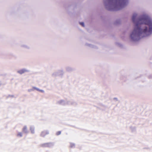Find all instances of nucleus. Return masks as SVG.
I'll list each match as a JSON object with an SVG mask.
<instances>
[{
  "instance_id": "1",
  "label": "nucleus",
  "mask_w": 152,
  "mask_h": 152,
  "mask_svg": "<svg viewBox=\"0 0 152 152\" xmlns=\"http://www.w3.org/2000/svg\"><path fill=\"white\" fill-rule=\"evenodd\" d=\"M137 14H133L132 20L134 24V29L130 33L129 38L132 41L136 42L141 38L152 34V20L148 15L144 14L136 18Z\"/></svg>"
},
{
  "instance_id": "2",
  "label": "nucleus",
  "mask_w": 152,
  "mask_h": 152,
  "mask_svg": "<svg viewBox=\"0 0 152 152\" xmlns=\"http://www.w3.org/2000/svg\"><path fill=\"white\" fill-rule=\"evenodd\" d=\"M128 0H103L105 9L110 11H117L122 9L127 4Z\"/></svg>"
},
{
  "instance_id": "3",
  "label": "nucleus",
  "mask_w": 152,
  "mask_h": 152,
  "mask_svg": "<svg viewBox=\"0 0 152 152\" xmlns=\"http://www.w3.org/2000/svg\"><path fill=\"white\" fill-rule=\"evenodd\" d=\"M54 143L53 142H49L43 143L41 145V146L43 147H52L54 145Z\"/></svg>"
},
{
  "instance_id": "4",
  "label": "nucleus",
  "mask_w": 152,
  "mask_h": 152,
  "mask_svg": "<svg viewBox=\"0 0 152 152\" xmlns=\"http://www.w3.org/2000/svg\"><path fill=\"white\" fill-rule=\"evenodd\" d=\"M64 73L63 70H59L57 72H54L52 74L53 77H56L58 76L62 75Z\"/></svg>"
},
{
  "instance_id": "5",
  "label": "nucleus",
  "mask_w": 152,
  "mask_h": 152,
  "mask_svg": "<svg viewBox=\"0 0 152 152\" xmlns=\"http://www.w3.org/2000/svg\"><path fill=\"white\" fill-rule=\"evenodd\" d=\"M30 72L29 70L23 68L17 71V72L20 74L22 75L25 72Z\"/></svg>"
},
{
  "instance_id": "6",
  "label": "nucleus",
  "mask_w": 152,
  "mask_h": 152,
  "mask_svg": "<svg viewBox=\"0 0 152 152\" xmlns=\"http://www.w3.org/2000/svg\"><path fill=\"white\" fill-rule=\"evenodd\" d=\"M57 104L62 105H67V100H61L57 102Z\"/></svg>"
},
{
  "instance_id": "7",
  "label": "nucleus",
  "mask_w": 152,
  "mask_h": 152,
  "mask_svg": "<svg viewBox=\"0 0 152 152\" xmlns=\"http://www.w3.org/2000/svg\"><path fill=\"white\" fill-rule=\"evenodd\" d=\"M77 104V103L71 100L70 101H67V105H76Z\"/></svg>"
},
{
  "instance_id": "8",
  "label": "nucleus",
  "mask_w": 152,
  "mask_h": 152,
  "mask_svg": "<svg viewBox=\"0 0 152 152\" xmlns=\"http://www.w3.org/2000/svg\"><path fill=\"white\" fill-rule=\"evenodd\" d=\"M49 134V132L48 130H44L42 131L40 134V136L42 137H44L46 135Z\"/></svg>"
},
{
  "instance_id": "9",
  "label": "nucleus",
  "mask_w": 152,
  "mask_h": 152,
  "mask_svg": "<svg viewBox=\"0 0 152 152\" xmlns=\"http://www.w3.org/2000/svg\"><path fill=\"white\" fill-rule=\"evenodd\" d=\"M22 131L23 133L26 134H27L29 133V131L28 130L26 126H25L23 127L22 129Z\"/></svg>"
},
{
  "instance_id": "10",
  "label": "nucleus",
  "mask_w": 152,
  "mask_h": 152,
  "mask_svg": "<svg viewBox=\"0 0 152 152\" xmlns=\"http://www.w3.org/2000/svg\"><path fill=\"white\" fill-rule=\"evenodd\" d=\"M30 129L32 134H33L34 133V127L33 126H30Z\"/></svg>"
},
{
  "instance_id": "11",
  "label": "nucleus",
  "mask_w": 152,
  "mask_h": 152,
  "mask_svg": "<svg viewBox=\"0 0 152 152\" xmlns=\"http://www.w3.org/2000/svg\"><path fill=\"white\" fill-rule=\"evenodd\" d=\"M21 47L25 49H29L30 48V47L28 46L25 44H22L21 45Z\"/></svg>"
},
{
  "instance_id": "12",
  "label": "nucleus",
  "mask_w": 152,
  "mask_h": 152,
  "mask_svg": "<svg viewBox=\"0 0 152 152\" xmlns=\"http://www.w3.org/2000/svg\"><path fill=\"white\" fill-rule=\"evenodd\" d=\"M66 70L67 72H70L73 70V69L70 67L67 66L66 68Z\"/></svg>"
},
{
  "instance_id": "13",
  "label": "nucleus",
  "mask_w": 152,
  "mask_h": 152,
  "mask_svg": "<svg viewBox=\"0 0 152 152\" xmlns=\"http://www.w3.org/2000/svg\"><path fill=\"white\" fill-rule=\"evenodd\" d=\"M121 22V20L119 19H117L114 22V24L116 25L119 24Z\"/></svg>"
},
{
  "instance_id": "14",
  "label": "nucleus",
  "mask_w": 152,
  "mask_h": 152,
  "mask_svg": "<svg viewBox=\"0 0 152 152\" xmlns=\"http://www.w3.org/2000/svg\"><path fill=\"white\" fill-rule=\"evenodd\" d=\"M86 46H88L89 47H91V48H94L93 45H92L91 44H88V43H86Z\"/></svg>"
},
{
  "instance_id": "15",
  "label": "nucleus",
  "mask_w": 152,
  "mask_h": 152,
  "mask_svg": "<svg viewBox=\"0 0 152 152\" xmlns=\"http://www.w3.org/2000/svg\"><path fill=\"white\" fill-rule=\"evenodd\" d=\"M70 147L71 148H74L75 147V144L74 143H70Z\"/></svg>"
},
{
  "instance_id": "16",
  "label": "nucleus",
  "mask_w": 152,
  "mask_h": 152,
  "mask_svg": "<svg viewBox=\"0 0 152 152\" xmlns=\"http://www.w3.org/2000/svg\"><path fill=\"white\" fill-rule=\"evenodd\" d=\"M18 136H20V137H22V133L21 132H19L17 134Z\"/></svg>"
},
{
  "instance_id": "17",
  "label": "nucleus",
  "mask_w": 152,
  "mask_h": 152,
  "mask_svg": "<svg viewBox=\"0 0 152 152\" xmlns=\"http://www.w3.org/2000/svg\"><path fill=\"white\" fill-rule=\"evenodd\" d=\"M79 23L80 25H81L83 27H84V23L83 22H79Z\"/></svg>"
},
{
  "instance_id": "18",
  "label": "nucleus",
  "mask_w": 152,
  "mask_h": 152,
  "mask_svg": "<svg viewBox=\"0 0 152 152\" xmlns=\"http://www.w3.org/2000/svg\"><path fill=\"white\" fill-rule=\"evenodd\" d=\"M61 131H59L57 132L56 133V135H58L61 134Z\"/></svg>"
},
{
  "instance_id": "19",
  "label": "nucleus",
  "mask_w": 152,
  "mask_h": 152,
  "mask_svg": "<svg viewBox=\"0 0 152 152\" xmlns=\"http://www.w3.org/2000/svg\"><path fill=\"white\" fill-rule=\"evenodd\" d=\"M33 88L34 89H35V90H37V91H39V90H40V89L39 88H37V87H33Z\"/></svg>"
},
{
  "instance_id": "20",
  "label": "nucleus",
  "mask_w": 152,
  "mask_h": 152,
  "mask_svg": "<svg viewBox=\"0 0 152 152\" xmlns=\"http://www.w3.org/2000/svg\"><path fill=\"white\" fill-rule=\"evenodd\" d=\"M34 88H33L30 89H28V91L30 92L32 91H33L34 90Z\"/></svg>"
},
{
  "instance_id": "21",
  "label": "nucleus",
  "mask_w": 152,
  "mask_h": 152,
  "mask_svg": "<svg viewBox=\"0 0 152 152\" xmlns=\"http://www.w3.org/2000/svg\"><path fill=\"white\" fill-rule=\"evenodd\" d=\"M113 99L114 100H115L116 101H118V98H116V97H115L113 98Z\"/></svg>"
},
{
  "instance_id": "22",
  "label": "nucleus",
  "mask_w": 152,
  "mask_h": 152,
  "mask_svg": "<svg viewBox=\"0 0 152 152\" xmlns=\"http://www.w3.org/2000/svg\"><path fill=\"white\" fill-rule=\"evenodd\" d=\"M39 91H40L41 92H42V93H44V91L42 90H40H40Z\"/></svg>"
},
{
  "instance_id": "23",
  "label": "nucleus",
  "mask_w": 152,
  "mask_h": 152,
  "mask_svg": "<svg viewBox=\"0 0 152 152\" xmlns=\"http://www.w3.org/2000/svg\"><path fill=\"white\" fill-rule=\"evenodd\" d=\"M10 96H12V97H13V96H10V95H9V97H10Z\"/></svg>"
},
{
  "instance_id": "24",
  "label": "nucleus",
  "mask_w": 152,
  "mask_h": 152,
  "mask_svg": "<svg viewBox=\"0 0 152 152\" xmlns=\"http://www.w3.org/2000/svg\"><path fill=\"white\" fill-rule=\"evenodd\" d=\"M134 130L135 129V128H134Z\"/></svg>"
}]
</instances>
